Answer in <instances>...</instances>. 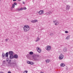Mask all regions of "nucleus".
<instances>
[{
  "mask_svg": "<svg viewBox=\"0 0 73 73\" xmlns=\"http://www.w3.org/2000/svg\"><path fill=\"white\" fill-rule=\"evenodd\" d=\"M8 40H9V39H5V41H6V42H7L8 41Z\"/></svg>",
  "mask_w": 73,
  "mask_h": 73,
  "instance_id": "473e14b6",
  "label": "nucleus"
},
{
  "mask_svg": "<svg viewBox=\"0 0 73 73\" xmlns=\"http://www.w3.org/2000/svg\"><path fill=\"white\" fill-rule=\"evenodd\" d=\"M53 22L54 23H55L54 25H58L59 24L58 21H57V20H56L55 21H53Z\"/></svg>",
  "mask_w": 73,
  "mask_h": 73,
  "instance_id": "423d86ee",
  "label": "nucleus"
},
{
  "mask_svg": "<svg viewBox=\"0 0 73 73\" xmlns=\"http://www.w3.org/2000/svg\"><path fill=\"white\" fill-rule=\"evenodd\" d=\"M23 29L24 32H27V31H29V29H30V27H29V26L26 25L24 27Z\"/></svg>",
  "mask_w": 73,
  "mask_h": 73,
  "instance_id": "f03ea898",
  "label": "nucleus"
},
{
  "mask_svg": "<svg viewBox=\"0 0 73 73\" xmlns=\"http://www.w3.org/2000/svg\"><path fill=\"white\" fill-rule=\"evenodd\" d=\"M30 62H30L29 61H27V64H30Z\"/></svg>",
  "mask_w": 73,
  "mask_h": 73,
  "instance_id": "cd10ccee",
  "label": "nucleus"
},
{
  "mask_svg": "<svg viewBox=\"0 0 73 73\" xmlns=\"http://www.w3.org/2000/svg\"><path fill=\"white\" fill-rule=\"evenodd\" d=\"M0 73H3V72H0Z\"/></svg>",
  "mask_w": 73,
  "mask_h": 73,
  "instance_id": "ea45409f",
  "label": "nucleus"
},
{
  "mask_svg": "<svg viewBox=\"0 0 73 73\" xmlns=\"http://www.w3.org/2000/svg\"><path fill=\"white\" fill-rule=\"evenodd\" d=\"M13 1H16V0H13Z\"/></svg>",
  "mask_w": 73,
  "mask_h": 73,
  "instance_id": "4c0bfd02",
  "label": "nucleus"
},
{
  "mask_svg": "<svg viewBox=\"0 0 73 73\" xmlns=\"http://www.w3.org/2000/svg\"><path fill=\"white\" fill-rule=\"evenodd\" d=\"M36 50L39 53H41V48H40L38 47H37L36 48Z\"/></svg>",
  "mask_w": 73,
  "mask_h": 73,
  "instance_id": "0eeeda50",
  "label": "nucleus"
},
{
  "mask_svg": "<svg viewBox=\"0 0 73 73\" xmlns=\"http://www.w3.org/2000/svg\"><path fill=\"white\" fill-rule=\"evenodd\" d=\"M69 38H70V35H68L66 37V40H68Z\"/></svg>",
  "mask_w": 73,
  "mask_h": 73,
  "instance_id": "4be33fe9",
  "label": "nucleus"
},
{
  "mask_svg": "<svg viewBox=\"0 0 73 73\" xmlns=\"http://www.w3.org/2000/svg\"><path fill=\"white\" fill-rule=\"evenodd\" d=\"M8 52H6L5 54V56L6 57H8V55H9Z\"/></svg>",
  "mask_w": 73,
  "mask_h": 73,
  "instance_id": "a211bd4d",
  "label": "nucleus"
},
{
  "mask_svg": "<svg viewBox=\"0 0 73 73\" xmlns=\"http://www.w3.org/2000/svg\"><path fill=\"white\" fill-rule=\"evenodd\" d=\"M21 9H22V10H25V9H27V8L25 7H23L21 8Z\"/></svg>",
  "mask_w": 73,
  "mask_h": 73,
  "instance_id": "412c9836",
  "label": "nucleus"
},
{
  "mask_svg": "<svg viewBox=\"0 0 73 73\" xmlns=\"http://www.w3.org/2000/svg\"><path fill=\"white\" fill-rule=\"evenodd\" d=\"M14 5H17V3H14Z\"/></svg>",
  "mask_w": 73,
  "mask_h": 73,
  "instance_id": "c756f323",
  "label": "nucleus"
},
{
  "mask_svg": "<svg viewBox=\"0 0 73 73\" xmlns=\"http://www.w3.org/2000/svg\"><path fill=\"white\" fill-rule=\"evenodd\" d=\"M34 64V63L33 62H30V65H33Z\"/></svg>",
  "mask_w": 73,
  "mask_h": 73,
  "instance_id": "393cba45",
  "label": "nucleus"
},
{
  "mask_svg": "<svg viewBox=\"0 0 73 73\" xmlns=\"http://www.w3.org/2000/svg\"><path fill=\"white\" fill-rule=\"evenodd\" d=\"M29 56V54H28V55L27 56V57H28V56Z\"/></svg>",
  "mask_w": 73,
  "mask_h": 73,
  "instance_id": "e433bc0d",
  "label": "nucleus"
},
{
  "mask_svg": "<svg viewBox=\"0 0 73 73\" xmlns=\"http://www.w3.org/2000/svg\"><path fill=\"white\" fill-rule=\"evenodd\" d=\"M66 50H67L66 49V48H64V52H66Z\"/></svg>",
  "mask_w": 73,
  "mask_h": 73,
  "instance_id": "a878e982",
  "label": "nucleus"
},
{
  "mask_svg": "<svg viewBox=\"0 0 73 73\" xmlns=\"http://www.w3.org/2000/svg\"><path fill=\"white\" fill-rule=\"evenodd\" d=\"M0 1H1V0H0Z\"/></svg>",
  "mask_w": 73,
  "mask_h": 73,
  "instance_id": "79ce46f5",
  "label": "nucleus"
},
{
  "mask_svg": "<svg viewBox=\"0 0 73 73\" xmlns=\"http://www.w3.org/2000/svg\"><path fill=\"white\" fill-rule=\"evenodd\" d=\"M29 54H31V55L33 54V52L32 51H31V52H30Z\"/></svg>",
  "mask_w": 73,
  "mask_h": 73,
  "instance_id": "5701e85b",
  "label": "nucleus"
},
{
  "mask_svg": "<svg viewBox=\"0 0 73 73\" xmlns=\"http://www.w3.org/2000/svg\"><path fill=\"white\" fill-rule=\"evenodd\" d=\"M18 1H21V0H18Z\"/></svg>",
  "mask_w": 73,
  "mask_h": 73,
  "instance_id": "a19ab883",
  "label": "nucleus"
},
{
  "mask_svg": "<svg viewBox=\"0 0 73 73\" xmlns=\"http://www.w3.org/2000/svg\"><path fill=\"white\" fill-rule=\"evenodd\" d=\"M70 6L69 5H66V10L67 11H69V9H70Z\"/></svg>",
  "mask_w": 73,
  "mask_h": 73,
  "instance_id": "9d476101",
  "label": "nucleus"
},
{
  "mask_svg": "<svg viewBox=\"0 0 73 73\" xmlns=\"http://www.w3.org/2000/svg\"><path fill=\"white\" fill-rule=\"evenodd\" d=\"M22 9L21 8H17L16 9V11H17L18 12H19L20 11H22Z\"/></svg>",
  "mask_w": 73,
  "mask_h": 73,
  "instance_id": "4468645a",
  "label": "nucleus"
},
{
  "mask_svg": "<svg viewBox=\"0 0 73 73\" xmlns=\"http://www.w3.org/2000/svg\"><path fill=\"white\" fill-rule=\"evenodd\" d=\"M11 73V72L8 71V73Z\"/></svg>",
  "mask_w": 73,
  "mask_h": 73,
  "instance_id": "f704fd0d",
  "label": "nucleus"
},
{
  "mask_svg": "<svg viewBox=\"0 0 73 73\" xmlns=\"http://www.w3.org/2000/svg\"><path fill=\"white\" fill-rule=\"evenodd\" d=\"M50 36H53V33H51L50 34Z\"/></svg>",
  "mask_w": 73,
  "mask_h": 73,
  "instance_id": "c85d7f7f",
  "label": "nucleus"
},
{
  "mask_svg": "<svg viewBox=\"0 0 73 73\" xmlns=\"http://www.w3.org/2000/svg\"><path fill=\"white\" fill-rule=\"evenodd\" d=\"M64 55H62V54H61L60 55L59 57V60H62L64 58Z\"/></svg>",
  "mask_w": 73,
  "mask_h": 73,
  "instance_id": "20e7f679",
  "label": "nucleus"
},
{
  "mask_svg": "<svg viewBox=\"0 0 73 73\" xmlns=\"http://www.w3.org/2000/svg\"><path fill=\"white\" fill-rule=\"evenodd\" d=\"M40 38L38 37L36 38V40L35 41L36 42H37V41H40Z\"/></svg>",
  "mask_w": 73,
  "mask_h": 73,
  "instance_id": "f3484780",
  "label": "nucleus"
},
{
  "mask_svg": "<svg viewBox=\"0 0 73 73\" xmlns=\"http://www.w3.org/2000/svg\"><path fill=\"white\" fill-rule=\"evenodd\" d=\"M15 5H14V4H12V8H15Z\"/></svg>",
  "mask_w": 73,
  "mask_h": 73,
  "instance_id": "bb28decb",
  "label": "nucleus"
},
{
  "mask_svg": "<svg viewBox=\"0 0 73 73\" xmlns=\"http://www.w3.org/2000/svg\"><path fill=\"white\" fill-rule=\"evenodd\" d=\"M40 73H44V72H40Z\"/></svg>",
  "mask_w": 73,
  "mask_h": 73,
  "instance_id": "58836bf2",
  "label": "nucleus"
},
{
  "mask_svg": "<svg viewBox=\"0 0 73 73\" xmlns=\"http://www.w3.org/2000/svg\"><path fill=\"white\" fill-rule=\"evenodd\" d=\"M14 58H18V55L17 54H15L14 56Z\"/></svg>",
  "mask_w": 73,
  "mask_h": 73,
  "instance_id": "dca6fc26",
  "label": "nucleus"
},
{
  "mask_svg": "<svg viewBox=\"0 0 73 73\" xmlns=\"http://www.w3.org/2000/svg\"><path fill=\"white\" fill-rule=\"evenodd\" d=\"M65 33H69V32H68V31H65Z\"/></svg>",
  "mask_w": 73,
  "mask_h": 73,
  "instance_id": "2f4dec72",
  "label": "nucleus"
},
{
  "mask_svg": "<svg viewBox=\"0 0 73 73\" xmlns=\"http://www.w3.org/2000/svg\"><path fill=\"white\" fill-rule=\"evenodd\" d=\"M6 64V62L5 60H4L3 61V64Z\"/></svg>",
  "mask_w": 73,
  "mask_h": 73,
  "instance_id": "b1692460",
  "label": "nucleus"
},
{
  "mask_svg": "<svg viewBox=\"0 0 73 73\" xmlns=\"http://www.w3.org/2000/svg\"><path fill=\"white\" fill-rule=\"evenodd\" d=\"M65 64H64V63L61 64H60L61 66H62L63 67H64V66H65Z\"/></svg>",
  "mask_w": 73,
  "mask_h": 73,
  "instance_id": "6ab92c4d",
  "label": "nucleus"
},
{
  "mask_svg": "<svg viewBox=\"0 0 73 73\" xmlns=\"http://www.w3.org/2000/svg\"><path fill=\"white\" fill-rule=\"evenodd\" d=\"M9 57L10 59L14 58V56L13 55H9Z\"/></svg>",
  "mask_w": 73,
  "mask_h": 73,
  "instance_id": "2eb2a0df",
  "label": "nucleus"
},
{
  "mask_svg": "<svg viewBox=\"0 0 73 73\" xmlns=\"http://www.w3.org/2000/svg\"><path fill=\"white\" fill-rule=\"evenodd\" d=\"M52 13L51 11H49L46 13V15H51Z\"/></svg>",
  "mask_w": 73,
  "mask_h": 73,
  "instance_id": "ddd939ff",
  "label": "nucleus"
},
{
  "mask_svg": "<svg viewBox=\"0 0 73 73\" xmlns=\"http://www.w3.org/2000/svg\"><path fill=\"white\" fill-rule=\"evenodd\" d=\"M25 72L23 73H28V71L27 70L25 71Z\"/></svg>",
  "mask_w": 73,
  "mask_h": 73,
  "instance_id": "7c9ffc66",
  "label": "nucleus"
},
{
  "mask_svg": "<svg viewBox=\"0 0 73 73\" xmlns=\"http://www.w3.org/2000/svg\"><path fill=\"white\" fill-rule=\"evenodd\" d=\"M9 56H11V55H13V52L12 51H10L9 52Z\"/></svg>",
  "mask_w": 73,
  "mask_h": 73,
  "instance_id": "9b49d317",
  "label": "nucleus"
},
{
  "mask_svg": "<svg viewBox=\"0 0 73 73\" xmlns=\"http://www.w3.org/2000/svg\"><path fill=\"white\" fill-rule=\"evenodd\" d=\"M45 61L46 62V63H49V61H50V60H49V59H47L45 60Z\"/></svg>",
  "mask_w": 73,
  "mask_h": 73,
  "instance_id": "aec40b11",
  "label": "nucleus"
},
{
  "mask_svg": "<svg viewBox=\"0 0 73 73\" xmlns=\"http://www.w3.org/2000/svg\"><path fill=\"white\" fill-rule=\"evenodd\" d=\"M5 53H2V57L3 59H5Z\"/></svg>",
  "mask_w": 73,
  "mask_h": 73,
  "instance_id": "f8f14e48",
  "label": "nucleus"
},
{
  "mask_svg": "<svg viewBox=\"0 0 73 73\" xmlns=\"http://www.w3.org/2000/svg\"><path fill=\"white\" fill-rule=\"evenodd\" d=\"M23 4H25V2L23 1Z\"/></svg>",
  "mask_w": 73,
  "mask_h": 73,
  "instance_id": "c9c22d12",
  "label": "nucleus"
},
{
  "mask_svg": "<svg viewBox=\"0 0 73 73\" xmlns=\"http://www.w3.org/2000/svg\"><path fill=\"white\" fill-rule=\"evenodd\" d=\"M46 49L47 50L50 51L51 49V47L50 46H47V47L46 48Z\"/></svg>",
  "mask_w": 73,
  "mask_h": 73,
  "instance_id": "39448f33",
  "label": "nucleus"
},
{
  "mask_svg": "<svg viewBox=\"0 0 73 73\" xmlns=\"http://www.w3.org/2000/svg\"><path fill=\"white\" fill-rule=\"evenodd\" d=\"M6 60L7 61H8V64L10 66H11L12 68L15 67V66H16L17 64H16V62H14L11 63V60H9V58L8 57H7V58H6Z\"/></svg>",
  "mask_w": 73,
  "mask_h": 73,
  "instance_id": "f257e3e1",
  "label": "nucleus"
},
{
  "mask_svg": "<svg viewBox=\"0 0 73 73\" xmlns=\"http://www.w3.org/2000/svg\"><path fill=\"white\" fill-rule=\"evenodd\" d=\"M38 14L41 15L44 14V10H40L38 12Z\"/></svg>",
  "mask_w": 73,
  "mask_h": 73,
  "instance_id": "6e6552de",
  "label": "nucleus"
},
{
  "mask_svg": "<svg viewBox=\"0 0 73 73\" xmlns=\"http://www.w3.org/2000/svg\"><path fill=\"white\" fill-rule=\"evenodd\" d=\"M31 22L32 23H35L38 22V21L37 19H35L31 21Z\"/></svg>",
  "mask_w": 73,
  "mask_h": 73,
  "instance_id": "1a4fd4ad",
  "label": "nucleus"
},
{
  "mask_svg": "<svg viewBox=\"0 0 73 73\" xmlns=\"http://www.w3.org/2000/svg\"><path fill=\"white\" fill-rule=\"evenodd\" d=\"M13 7H11V10H12V9H13Z\"/></svg>",
  "mask_w": 73,
  "mask_h": 73,
  "instance_id": "72a5a7b5",
  "label": "nucleus"
},
{
  "mask_svg": "<svg viewBox=\"0 0 73 73\" xmlns=\"http://www.w3.org/2000/svg\"><path fill=\"white\" fill-rule=\"evenodd\" d=\"M38 57H39V55H35L34 57L35 60H36V61L38 60Z\"/></svg>",
  "mask_w": 73,
  "mask_h": 73,
  "instance_id": "7ed1b4c3",
  "label": "nucleus"
}]
</instances>
